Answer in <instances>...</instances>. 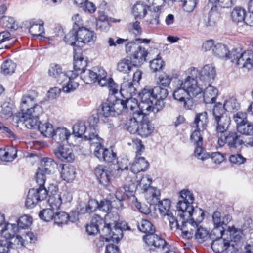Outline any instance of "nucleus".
I'll return each instance as SVG.
<instances>
[{"label":"nucleus","instance_id":"e2e57ef3","mask_svg":"<svg viewBox=\"0 0 253 253\" xmlns=\"http://www.w3.org/2000/svg\"><path fill=\"white\" fill-rule=\"evenodd\" d=\"M0 23H2L3 27L8 29L16 30L18 28V25L15 24L14 18L11 17L2 16L0 19Z\"/></svg>","mask_w":253,"mask_h":253},{"label":"nucleus","instance_id":"de8ad7c7","mask_svg":"<svg viewBox=\"0 0 253 253\" xmlns=\"http://www.w3.org/2000/svg\"><path fill=\"white\" fill-rule=\"evenodd\" d=\"M246 11L241 7H235L231 14L232 20L235 23L243 22L245 20Z\"/></svg>","mask_w":253,"mask_h":253},{"label":"nucleus","instance_id":"603ef678","mask_svg":"<svg viewBox=\"0 0 253 253\" xmlns=\"http://www.w3.org/2000/svg\"><path fill=\"white\" fill-rule=\"evenodd\" d=\"M238 132L245 135H253V124L248 121L245 123L237 126Z\"/></svg>","mask_w":253,"mask_h":253},{"label":"nucleus","instance_id":"9d476101","mask_svg":"<svg viewBox=\"0 0 253 253\" xmlns=\"http://www.w3.org/2000/svg\"><path fill=\"white\" fill-rule=\"evenodd\" d=\"M116 112H99L90 116L87 120V123L89 128L88 134L84 135V139H89L92 134L98 136L97 133V123L100 119L104 122L109 123L112 120V118L116 116Z\"/></svg>","mask_w":253,"mask_h":253},{"label":"nucleus","instance_id":"774afa93","mask_svg":"<svg viewBox=\"0 0 253 253\" xmlns=\"http://www.w3.org/2000/svg\"><path fill=\"white\" fill-rule=\"evenodd\" d=\"M127 28L129 32L134 34L135 36H140L142 33L140 23L138 21L129 23Z\"/></svg>","mask_w":253,"mask_h":253},{"label":"nucleus","instance_id":"49530a36","mask_svg":"<svg viewBox=\"0 0 253 253\" xmlns=\"http://www.w3.org/2000/svg\"><path fill=\"white\" fill-rule=\"evenodd\" d=\"M86 127L84 122L78 121L73 126V134L75 136L82 137L83 135L88 134V129L86 131Z\"/></svg>","mask_w":253,"mask_h":253},{"label":"nucleus","instance_id":"7c9ffc66","mask_svg":"<svg viewBox=\"0 0 253 253\" xmlns=\"http://www.w3.org/2000/svg\"><path fill=\"white\" fill-rule=\"evenodd\" d=\"M100 67H94L92 70L85 69L80 73L81 78L86 84L97 82V75Z\"/></svg>","mask_w":253,"mask_h":253},{"label":"nucleus","instance_id":"7ed1b4c3","mask_svg":"<svg viewBox=\"0 0 253 253\" xmlns=\"http://www.w3.org/2000/svg\"><path fill=\"white\" fill-rule=\"evenodd\" d=\"M148 115L143 112H133L132 117L129 119V125L126 127L127 130L132 134L137 133L142 137L150 136L154 132L155 127Z\"/></svg>","mask_w":253,"mask_h":253},{"label":"nucleus","instance_id":"f257e3e1","mask_svg":"<svg viewBox=\"0 0 253 253\" xmlns=\"http://www.w3.org/2000/svg\"><path fill=\"white\" fill-rule=\"evenodd\" d=\"M113 218V222H106L100 216L94 215L90 223L86 226V232L89 235H95L99 232L106 241L118 243L123 237V231L117 215Z\"/></svg>","mask_w":253,"mask_h":253},{"label":"nucleus","instance_id":"37998d69","mask_svg":"<svg viewBox=\"0 0 253 253\" xmlns=\"http://www.w3.org/2000/svg\"><path fill=\"white\" fill-rule=\"evenodd\" d=\"M160 196V190L155 187H150L146 192L145 197L150 205L156 204L159 201Z\"/></svg>","mask_w":253,"mask_h":253},{"label":"nucleus","instance_id":"2f4dec72","mask_svg":"<svg viewBox=\"0 0 253 253\" xmlns=\"http://www.w3.org/2000/svg\"><path fill=\"white\" fill-rule=\"evenodd\" d=\"M220 18V12L217 5L212 6L209 11V16L205 20V26L207 27H214Z\"/></svg>","mask_w":253,"mask_h":253},{"label":"nucleus","instance_id":"a19ab883","mask_svg":"<svg viewBox=\"0 0 253 253\" xmlns=\"http://www.w3.org/2000/svg\"><path fill=\"white\" fill-rule=\"evenodd\" d=\"M188 96H192L190 95V93L183 86H180L179 83L177 82L176 86L173 92V98L180 103L184 101Z\"/></svg>","mask_w":253,"mask_h":253},{"label":"nucleus","instance_id":"4be33fe9","mask_svg":"<svg viewBox=\"0 0 253 253\" xmlns=\"http://www.w3.org/2000/svg\"><path fill=\"white\" fill-rule=\"evenodd\" d=\"M78 35V45L80 47L83 46L84 44L94 43L96 39V35L94 31L83 27L77 30Z\"/></svg>","mask_w":253,"mask_h":253},{"label":"nucleus","instance_id":"f03ea898","mask_svg":"<svg viewBox=\"0 0 253 253\" xmlns=\"http://www.w3.org/2000/svg\"><path fill=\"white\" fill-rule=\"evenodd\" d=\"M180 198L176 205L178 215L181 217H186L199 224L203 219L204 213L201 209L198 207L194 208L192 205L194 200L193 194L188 190H181Z\"/></svg>","mask_w":253,"mask_h":253},{"label":"nucleus","instance_id":"bf43d9fd","mask_svg":"<svg viewBox=\"0 0 253 253\" xmlns=\"http://www.w3.org/2000/svg\"><path fill=\"white\" fill-rule=\"evenodd\" d=\"M240 108V105L235 98H230L225 101L223 109L225 111L238 110Z\"/></svg>","mask_w":253,"mask_h":253},{"label":"nucleus","instance_id":"e433bc0d","mask_svg":"<svg viewBox=\"0 0 253 253\" xmlns=\"http://www.w3.org/2000/svg\"><path fill=\"white\" fill-rule=\"evenodd\" d=\"M71 136V133L67 128L63 127H58L55 129L54 137L53 139L57 143L64 142L67 141L69 143V138Z\"/></svg>","mask_w":253,"mask_h":253},{"label":"nucleus","instance_id":"052dcab7","mask_svg":"<svg viewBox=\"0 0 253 253\" xmlns=\"http://www.w3.org/2000/svg\"><path fill=\"white\" fill-rule=\"evenodd\" d=\"M17 225L19 228L26 229H28L32 224V218L28 215H24L21 216L17 220Z\"/></svg>","mask_w":253,"mask_h":253},{"label":"nucleus","instance_id":"c9c22d12","mask_svg":"<svg viewBox=\"0 0 253 253\" xmlns=\"http://www.w3.org/2000/svg\"><path fill=\"white\" fill-rule=\"evenodd\" d=\"M213 54L219 58L230 59V51L226 45L221 43L215 44L212 48Z\"/></svg>","mask_w":253,"mask_h":253},{"label":"nucleus","instance_id":"4c0bfd02","mask_svg":"<svg viewBox=\"0 0 253 253\" xmlns=\"http://www.w3.org/2000/svg\"><path fill=\"white\" fill-rule=\"evenodd\" d=\"M43 24L42 20H32L29 29V33L33 36H40L42 33H44Z\"/></svg>","mask_w":253,"mask_h":253},{"label":"nucleus","instance_id":"58836bf2","mask_svg":"<svg viewBox=\"0 0 253 253\" xmlns=\"http://www.w3.org/2000/svg\"><path fill=\"white\" fill-rule=\"evenodd\" d=\"M18 227L15 224L7 223L1 230L0 234L6 240H10L18 232Z\"/></svg>","mask_w":253,"mask_h":253},{"label":"nucleus","instance_id":"69168bd1","mask_svg":"<svg viewBox=\"0 0 253 253\" xmlns=\"http://www.w3.org/2000/svg\"><path fill=\"white\" fill-rule=\"evenodd\" d=\"M158 56L150 62V67L153 72L160 71L165 65V62Z\"/></svg>","mask_w":253,"mask_h":253},{"label":"nucleus","instance_id":"0e129e2a","mask_svg":"<svg viewBox=\"0 0 253 253\" xmlns=\"http://www.w3.org/2000/svg\"><path fill=\"white\" fill-rule=\"evenodd\" d=\"M152 180L147 175L144 176L140 180L137 181V187L143 190L144 192L147 191L149 188L151 187L150 185Z\"/></svg>","mask_w":253,"mask_h":253},{"label":"nucleus","instance_id":"9b49d317","mask_svg":"<svg viewBox=\"0 0 253 253\" xmlns=\"http://www.w3.org/2000/svg\"><path fill=\"white\" fill-rule=\"evenodd\" d=\"M36 92L32 90L28 93L24 94L21 98L20 103V111H39L40 110L47 109L49 105L47 101L40 102L39 104L36 103L35 96Z\"/></svg>","mask_w":253,"mask_h":253},{"label":"nucleus","instance_id":"a878e982","mask_svg":"<svg viewBox=\"0 0 253 253\" xmlns=\"http://www.w3.org/2000/svg\"><path fill=\"white\" fill-rule=\"evenodd\" d=\"M56 156L62 161L72 162L75 159V155L72 149L60 145L54 150Z\"/></svg>","mask_w":253,"mask_h":253},{"label":"nucleus","instance_id":"aec40b11","mask_svg":"<svg viewBox=\"0 0 253 253\" xmlns=\"http://www.w3.org/2000/svg\"><path fill=\"white\" fill-rule=\"evenodd\" d=\"M181 224L180 230L182 231V236L183 238L188 239L192 238L198 227V224L186 217H181Z\"/></svg>","mask_w":253,"mask_h":253},{"label":"nucleus","instance_id":"f704fd0d","mask_svg":"<svg viewBox=\"0 0 253 253\" xmlns=\"http://www.w3.org/2000/svg\"><path fill=\"white\" fill-rule=\"evenodd\" d=\"M60 173L61 177L64 180L70 182L76 177V169L71 165H62Z\"/></svg>","mask_w":253,"mask_h":253},{"label":"nucleus","instance_id":"6e6552de","mask_svg":"<svg viewBox=\"0 0 253 253\" xmlns=\"http://www.w3.org/2000/svg\"><path fill=\"white\" fill-rule=\"evenodd\" d=\"M188 73L189 75L184 81L179 80L178 82L179 86H183L190 93V95L196 97L201 94L203 87V84L198 85L197 78L199 73L198 70L193 67L188 69Z\"/></svg>","mask_w":253,"mask_h":253},{"label":"nucleus","instance_id":"5fc2aeb1","mask_svg":"<svg viewBox=\"0 0 253 253\" xmlns=\"http://www.w3.org/2000/svg\"><path fill=\"white\" fill-rule=\"evenodd\" d=\"M132 63L131 60L123 59L118 63L117 70L123 73H128L132 67Z\"/></svg>","mask_w":253,"mask_h":253},{"label":"nucleus","instance_id":"4d7b16f0","mask_svg":"<svg viewBox=\"0 0 253 253\" xmlns=\"http://www.w3.org/2000/svg\"><path fill=\"white\" fill-rule=\"evenodd\" d=\"M107 73L101 67H100L97 75V80L99 84L101 86H108L112 78L107 79L106 78Z\"/></svg>","mask_w":253,"mask_h":253},{"label":"nucleus","instance_id":"a211bd4d","mask_svg":"<svg viewBox=\"0 0 253 253\" xmlns=\"http://www.w3.org/2000/svg\"><path fill=\"white\" fill-rule=\"evenodd\" d=\"M138 95L141 100L139 103V111H149L155 100L152 88L146 86L139 92Z\"/></svg>","mask_w":253,"mask_h":253},{"label":"nucleus","instance_id":"cd10ccee","mask_svg":"<svg viewBox=\"0 0 253 253\" xmlns=\"http://www.w3.org/2000/svg\"><path fill=\"white\" fill-rule=\"evenodd\" d=\"M207 84L208 86L205 88L204 91L202 92V90L201 94L199 95L203 96L205 104H213L216 100L218 90L216 88L211 86L210 84Z\"/></svg>","mask_w":253,"mask_h":253},{"label":"nucleus","instance_id":"c03bdc74","mask_svg":"<svg viewBox=\"0 0 253 253\" xmlns=\"http://www.w3.org/2000/svg\"><path fill=\"white\" fill-rule=\"evenodd\" d=\"M76 219L75 216H70L65 212H57L54 216L55 223L61 226L67 224L68 221L74 222Z\"/></svg>","mask_w":253,"mask_h":253},{"label":"nucleus","instance_id":"0eeeda50","mask_svg":"<svg viewBox=\"0 0 253 253\" xmlns=\"http://www.w3.org/2000/svg\"><path fill=\"white\" fill-rule=\"evenodd\" d=\"M229 58L233 63L240 68L250 69L253 67V51L252 50L233 48L230 51Z\"/></svg>","mask_w":253,"mask_h":253},{"label":"nucleus","instance_id":"6ab92c4d","mask_svg":"<svg viewBox=\"0 0 253 253\" xmlns=\"http://www.w3.org/2000/svg\"><path fill=\"white\" fill-rule=\"evenodd\" d=\"M212 114L215 123L217 124L216 127L217 135L222 132H226L230 122L228 116L225 112H212Z\"/></svg>","mask_w":253,"mask_h":253},{"label":"nucleus","instance_id":"09e8293b","mask_svg":"<svg viewBox=\"0 0 253 253\" xmlns=\"http://www.w3.org/2000/svg\"><path fill=\"white\" fill-rule=\"evenodd\" d=\"M77 30L72 28L70 32L64 37L65 42L69 45L74 46L73 49L78 45V35Z\"/></svg>","mask_w":253,"mask_h":253},{"label":"nucleus","instance_id":"13d9d810","mask_svg":"<svg viewBox=\"0 0 253 253\" xmlns=\"http://www.w3.org/2000/svg\"><path fill=\"white\" fill-rule=\"evenodd\" d=\"M158 206L161 215L165 216L169 213V210L170 207V201L168 199H164L162 201H159Z\"/></svg>","mask_w":253,"mask_h":253},{"label":"nucleus","instance_id":"f8f14e48","mask_svg":"<svg viewBox=\"0 0 253 253\" xmlns=\"http://www.w3.org/2000/svg\"><path fill=\"white\" fill-rule=\"evenodd\" d=\"M207 122V112H202L196 115L194 122L196 129L190 136L191 140L194 145H202L203 138L200 132L206 128Z\"/></svg>","mask_w":253,"mask_h":253},{"label":"nucleus","instance_id":"dca6fc26","mask_svg":"<svg viewBox=\"0 0 253 253\" xmlns=\"http://www.w3.org/2000/svg\"><path fill=\"white\" fill-rule=\"evenodd\" d=\"M74 64L72 71L74 73L73 77H77L81 72L84 71L87 66V58H84L82 54V49L80 45L74 48Z\"/></svg>","mask_w":253,"mask_h":253},{"label":"nucleus","instance_id":"f3484780","mask_svg":"<svg viewBox=\"0 0 253 253\" xmlns=\"http://www.w3.org/2000/svg\"><path fill=\"white\" fill-rule=\"evenodd\" d=\"M143 239L148 246L162 248L165 253H175V251L170 249L171 247L164 239L154 233L146 234Z\"/></svg>","mask_w":253,"mask_h":253},{"label":"nucleus","instance_id":"8fccbe9b","mask_svg":"<svg viewBox=\"0 0 253 253\" xmlns=\"http://www.w3.org/2000/svg\"><path fill=\"white\" fill-rule=\"evenodd\" d=\"M110 27L109 17L106 15H100L96 22V30L100 32H106Z\"/></svg>","mask_w":253,"mask_h":253},{"label":"nucleus","instance_id":"680f3d73","mask_svg":"<svg viewBox=\"0 0 253 253\" xmlns=\"http://www.w3.org/2000/svg\"><path fill=\"white\" fill-rule=\"evenodd\" d=\"M153 91V95L155 100L156 99H165L168 95V91L167 89L162 87L160 86H156L152 88Z\"/></svg>","mask_w":253,"mask_h":253},{"label":"nucleus","instance_id":"ea45409f","mask_svg":"<svg viewBox=\"0 0 253 253\" xmlns=\"http://www.w3.org/2000/svg\"><path fill=\"white\" fill-rule=\"evenodd\" d=\"M111 202L109 200H104L99 203L98 210L105 213H107L105 218V222H113L112 220L114 219L113 217L115 216L116 215H118L117 213L113 214L108 213V211L111 210ZM117 216L119 218L118 216Z\"/></svg>","mask_w":253,"mask_h":253},{"label":"nucleus","instance_id":"393cba45","mask_svg":"<svg viewBox=\"0 0 253 253\" xmlns=\"http://www.w3.org/2000/svg\"><path fill=\"white\" fill-rule=\"evenodd\" d=\"M94 174L99 183L104 186L109 184L112 175L111 171L108 170L103 165H98L94 169Z\"/></svg>","mask_w":253,"mask_h":253},{"label":"nucleus","instance_id":"473e14b6","mask_svg":"<svg viewBox=\"0 0 253 253\" xmlns=\"http://www.w3.org/2000/svg\"><path fill=\"white\" fill-rule=\"evenodd\" d=\"M133 196V191L130 185H124L123 187L118 188L116 191L115 197L119 201H124Z\"/></svg>","mask_w":253,"mask_h":253},{"label":"nucleus","instance_id":"bb28decb","mask_svg":"<svg viewBox=\"0 0 253 253\" xmlns=\"http://www.w3.org/2000/svg\"><path fill=\"white\" fill-rule=\"evenodd\" d=\"M91 136L92 137H90L87 140L90 141L92 146H95L94 154L100 161H101L106 149L102 145L103 139L99 136L94 135V134Z\"/></svg>","mask_w":253,"mask_h":253},{"label":"nucleus","instance_id":"5701e85b","mask_svg":"<svg viewBox=\"0 0 253 253\" xmlns=\"http://www.w3.org/2000/svg\"><path fill=\"white\" fill-rule=\"evenodd\" d=\"M217 233H219L220 236L221 235V231L218 229H213L211 233H210L209 231L206 228L201 226H198L193 236L195 237V238L199 243H202L207 241L208 239H210L211 240L214 239L215 235H216Z\"/></svg>","mask_w":253,"mask_h":253},{"label":"nucleus","instance_id":"c756f323","mask_svg":"<svg viewBox=\"0 0 253 253\" xmlns=\"http://www.w3.org/2000/svg\"><path fill=\"white\" fill-rule=\"evenodd\" d=\"M149 166V163L143 157H136L135 161L132 163L130 169L133 173H137L144 171L147 169Z\"/></svg>","mask_w":253,"mask_h":253},{"label":"nucleus","instance_id":"20e7f679","mask_svg":"<svg viewBox=\"0 0 253 253\" xmlns=\"http://www.w3.org/2000/svg\"><path fill=\"white\" fill-rule=\"evenodd\" d=\"M48 175L39 169L36 172V181L39 185L38 188H32L29 190L25 201V206L27 208L32 209L42 201L44 200L47 196L48 192L44 187L46 176Z\"/></svg>","mask_w":253,"mask_h":253},{"label":"nucleus","instance_id":"412c9836","mask_svg":"<svg viewBox=\"0 0 253 253\" xmlns=\"http://www.w3.org/2000/svg\"><path fill=\"white\" fill-rule=\"evenodd\" d=\"M221 231V235L219 233L217 237L215 236V238L211 239L212 240L211 244V248L213 251L216 253H222L224 251H226V253H229L228 250L229 247V242L228 240L222 239L221 238L222 236L223 230H219ZM231 253H235L233 249H230Z\"/></svg>","mask_w":253,"mask_h":253},{"label":"nucleus","instance_id":"3c124183","mask_svg":"<svg viewBox=\"0 0 253 253\" xmlns=\"http://www.w3.org/2000/svg\"><path fill=\"white\" fill-rule=\"evenodd\" d=\"M137 227L141 232L146 234H152L155 231L152 224L147 219H142L140 223L137 224Z\"/></svg>","mask_w":253,"mask_h":253},{"label":"nucleus","instance_id":"2eb2a0df","mask_svg":"<svg viewBox=\"0 0 253 253\" xmlns=\"http://www.w3.org/2000/svg\"><path fill=\"white\" fill-rule=\"evenodd\" d=\"M74 75L72 71L67 72H62L56 79L59 84H62V89L64 92H70L75 90L79 86V83L74 81V79L76 78L73 77Z\"/></svg>","mask_w":253,"mask_h":253},{"label":"nucleus","instance_id":"72a5a7b5","mask_svg":"<svg viewBox=\"0 0 253 253\" xmlns=\"http://www.w3.org/2000/svg\"><path fill=\"white\" fill-rule=\"evenodd\" d=\"M56 166L57 164L52 158H44L41 161L38 169L45 174L50 175L54 171Z\"/></svg>","mask_w":253,"mask_h":253},{"label":"nucleus","instance_id":"c85d7f7f","mask_svg":"<svg viewBox=\"0 0 253 253\" xmlns=\"http://www.w3.org/2000/svg\"><path fill=\"white\" fill-rule=\"evenodd\" d=\"M149 8L150 6L147 5L145 2H136L132 8V13L135 19H143L147 14V11Z\"/></svg>","mask_w":253,"mask_h":253},{"label":"nucleus","instance_id":"ddd939ff","mask_svg":"<svg viewBox=\"0 0 253 253\" xmlns=\"http://www.w3.org/2000/svg\"><path fill=\"white\" fill-rule=\"evenodd\" d=\"M217 135V145L219 147L227 144L230 149H235L244 143L243 140L240 139V136L235 132H229L228 133L226 132H222Z\"/></svg>","mask_w":253,"mask_h":253},{"label":"nucleus","instance_id":"b1692460","mask_svg":"<svg viewBox=\"0 0 253 253\" xmlns=\"http://www.w3.org/2000/svg\"><path fill=\"white\" fill-rule=\"evenodd\" d=\"M198 75L200 81L203 83V86H206L207 84H210L214 79L216 75L215 67L211 65H206L199 72Z\"/></svg>","mask_w":253,"mask_h":253},{"label":"nucleus","instance_id":"4468645a","mask_svg":"<svg viewBox=\"0 0 253 253\" xmlns=\"http://www.w3.org/2000/svg\"><path fill=\"white\" fill-rule=\"evenodd\" d=\"M246 229L244 226L242 228H235L233 226L230 229V240L229 242V247L228 252L231 253V249H233L235 253H241L242 247L243 246V231Z\"/></svg>","mask_w":253,"mask_h":253},{"label":"nucleus","instance_id":"338daca9","mask_svg":"<svg viewBox=\"0 0 253 253\" xmlns=\"http://www.w3.org/2000/svg\"><path fill=\"white\" fill-rule=\"evenodd\" d=\"M53 209H45L40 211L39 216L40 219L49 222L54 218V212Z\"/></svg>","mask_w":253,"mask_h":253},{"label":"nucleus","instance_id":"864d4df0","mask_svg":"<svg viewBox=\"0 0 253 253\" xmlns=\"http://www.w3.org/2000/svg\"><path fill=\"white\" fill-rule=\"evenodd\" d=\"M48 202L51 208L58 210L62 204L61 197L57 193H55L49 196Z\"/></svg>","mask_w":253,"mask_h":253},{"label":"nucleus","instance_id":"39448f33","mask_svg":"<svg viewBox=\"0 0 253 253\" xmlns=\"http://www.w3.org/2000/svg\"><path fill=\"white\" fill-rule=\"evenodd\" d=\"M35 112H19L17 118L18 120L24 121L28 128L32 129L38 126L42 134L47 137L53 138L55 129L49 123L39 124V117L34 114Z\"/></svg>","mask_w":253,"mask_h":253},{"label":"nucleus","instance_id":"6e6d98bb","mask_svg":"<svg viewBox=\"0 0 253 253\" xmlns=\"http://www.w3.org/2000/svg\"><path fill=\"white\" fill-rule=\"evenodd\" d=\"M16 64L11 60L5 61L1 66L2 72L5 74H11L15 72Z\"/></svg>","mask_w":253,"mask_h":253},{"label":"nucleus","instance_id":"423d86ee","mask_svg":"<svg viewBox=\"0 0 253 253\" xmlns=\"http://www.w3.org/2000/svg\"><path fill=\"white\" fill-rule=\"evenodd\" d=\"M121 107L122 109H129L133 111L137 107L139 108V104L137 100L133 98L123 100L117 99L115 96H111L106 102L100 105L98 111L100 109L101 111H117L120 110Z\"/></svg>","mask_w":253,"mask_h":253},{"label":"nucleus","instance_id":"a18cd8bd","mask_svg":"<svg viewBox=\"0 0 253 253\" xmlns=\"http://www.w3.org/2000/svg\"><path fill=\"white\" fill-rule=\"evenodd\" d=\"M17 150L13 147H9L7 151L0 149V158L4 161H12L17 157Z\"/></svg>","mask_w":253,"mask_h":253},{"label":"nucleus","instance_id":"1a4fd4ad","mask_svg":"<svg viewBox=\"0 0 253 253\" xmlns=\"http://www.w3.org/2000/svg\"><path fill=\"white\" fill-rule=\"evenodd\" d=\"M126 52L131 56L133 66H140L146 60L148 51L138 43L134 42H130L126 45Z\"/></svg>","mask_w":253,"mask_h":253},{"label":"nucleus","instance_id":"79ce46f5","mask_svg":"<svg viewBox=\"0 0 253 253\" xmlns=\"http://www.w3.org/2000/svg\"><path fill=\"white\" fill-rule=\"evenodd\" d=\"M120 93L124 96L125 93L132 96L136 94V89L134 86V82L126 81H124L121 84Z\"/></svg>","mask_w":253,"mask_h":253}]
</instances>
